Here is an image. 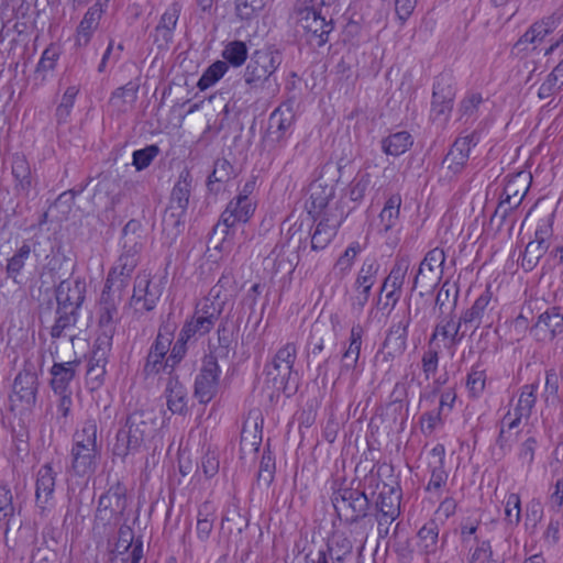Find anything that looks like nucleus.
I'll return each mask as SVG.
<instances>
[{
    "instance_id": "1",
    "label": "nucleus",
    "mask_w": 563,
    "mask_h": 563,
    "mask_svg": "<svg viewBox=\"0 0 563 563\" xmlns=\"http://www.w3.org/2000/svg\"><path fill=\"white\" fill-rule=\"evenodd\" d=\"M142 223L131 219L122 229V253L114 266L108 273L106 283L113 285L117 290H125L130 277L140 261L143 249Z\"/></svg>"
},
{
    "instance_id": "2",
    "label": "nucleus",
    "mask_w": 563,
    "mask_h": 563,
    "mask_svg": "<svg viewBox=\"0 0 563 563\" xmlns=\"http://www.w3.org/2000/svg\"><path fill=\"white\" fill-rule=\"evenodd\" d=\"M297 33L313 47H322L329 42L333 31V20L323 12L317 0H297L294 8Z\"/></svg>"
},
{
    "instance_id": "3",
    "label": "nucleus",
    "mask_w": 563,
    "mask_h": 563,
    "mask_svg": "<svg viewBox=\"0 0 563 563\" xmlns=\"http://www.w3.org/2000/svg\"><path fill=\"white\" fill-rule=\"evenodd\" d=\"M280 64L282 54L278 51H255L244 70L243 79L245 85L255 92L271 88L273 81L276 85L274 74Z\"/></svg>"
},
{
    "instance_id": "4",
    "label": "nucleus",
    "mask_w": 563,
    "mask_h": 563,
    "mask_svg": "<svg viewBox=\"0 0 563 563\" xmlns=\"http://www.w3.org/2000/svg\"><path fill=\"white\" fill-rule=\"evenodd\" d=\"M191 189V175L188 170H183L173 187L168 207L163 216V228L165 231H173L177 234L179 228L184 227Z\"/></svg>"
},
{
    "instance_id": "5",
    "label": "nucleus",
    "mask_w": 563,
    "mask_h": 563,
    "mask_svg": "<svg viewBox=\"0 0 563 563\" xmlns=\"http://www.w3.org/2000/svg\"><path fill=\"white\" fill-rule=\"evenodd\" d=\"M296 358L297 346L295 343L289 342L282 346L276 352L272 362L265 366V374L273 382L277 390H288L291 382L294 383V390L297 389L298 373L294 371Z\"/></svg>"
},
{
    "instance_id": "6",
    "label": "nucleus",
    "mask_w": 563,
    "mask_h": 563,
    "mask_svg": "<svg viewBox=\"0 0 563 563\" xmlns=\"http://www.w3.org/2000/svg\"><path fill=\"white\" fill-rule=\"evenodd\" d=\"M331 501L339 518L347 525L357 523L368 514L369 499L356 488L340 487L333 492Z\"/></svg>"
},
{
    "instance_id": "7",
    "label": "nucleus",
    "mask_w": 563,
    "mask_h": 563,
    "mask_svg": "<svg viewBox=\"0 0 563 563\" xmlns=\"http://www.w3.org/2000/svg\"><path fill=\"white\" fill-rule=\"evenodd\" d=\"M126 487L121 482L111 485L109 489L99 497L96 510V521L103 526H117L122 520L128 507L129 498Z\"/></svg>"
},
{
    "instance_id": "8",
    "label": "nucleus",
    "mask_w": 563,
    "mask_h": 563,
    "mask_svg": "<svg viewBox=\"0 0 563 563\" xmlns=\"http://www.w3.org/2000/svg\"><path fill=\"white\" fill-rule=\"evenodd\" d=\"M38 377L32 365H25L13 382L10 402L12 409L30 410L36 404Z\"/></svg>"
},
{
    "instance_id": "9",
    "label": "nucleus",
    "mask_w": 563,
    "mask_h": 563,
    "mask_svg": "<svg viewBox=\"0 0 563 563\" xmlns=\"http://www.w3.org/2000/svg\"><path fill=\"white\" fill-rule=\"evenodd\" d=\"M455 88L453 76L441 73L435 77L431 101V117L433 120L446 122L453 109Z\"/></svg>"
},
{
    "instance_id": "10",
    "label": "nucleus",
    "mask_w": 563,
    "mask_h": 563,
    "mask_svg": "<svg viewBox=\"0 0 563 563\" xmlns=\"http://www.w3.org/2000/svg\"><path fill=\"white\" fill-rule=\"evenodd\" d=\"M220 374L217 356L206 355L194 385V396L200 404H208L214 398L218 393Z\"/></svg>"
},
{
    "instance_id": "11",
    "label": "nucleus",
    "mask_w": 563,
    "mask_h": 563,
    "mask_svg": "<svg viewBox=\"0 0 563 563\" xmlns=\"http://www.w3.org/2000/svg\"><path fill=\"white\" fill-rule=\"evenodd\" d=\"M530 333L540 343H551L563 338V307L547 308L530 327Z\"/></svg>"
},
{
    "instance_id": "12",
    "label": "nucleus",
    "mask_w": 563,
    "mask_h": 563,
    "mask_svg": "<svg viewBox=\"0 0 563 563\" xmlns=\"http://www.w3.org/2000/svg\"><path fill=\"white\" fill-rule=\"evenodd\" d=\"M57 472L49 463L42 465L35 478V506L42 517H46L55 508V485Z\"/></svg>"
},
{
    "instance_id": "13",
    "label": "nucleus",
    "mask_w": 563,
    "mask_h": 563,
    "mask_svg": "<svg viewBox=\"0 0 563 563\" xmlns=\"http://www.w3.org/2000/svg\"><path fill=\"white\" fill-rule=\"evenodd\" d=\"M492 298L493 292L489 288H486V290L474 301L472 307L461 314L454 332L451 335V343L453 345L459 344L464 335L463 333L460 334V330L463 324L477 329L485 319H489L490 312L494 309L492 306Z\"/></svg>"
},
{
    "instance_id": "14",
    "label": "nucleus",
    "mask_w": 563,
    "mask_h": 563,
    "mask_svg": "<svg viewBox=\"0 0 563 563\" xmlns=\"http://www.w3.org/2000/svg\"><path fill=\"white\" fill-rule=\"evenodd\" d=\"M161 296L159 287L152 285L150 275L141 273L135 277L133 295L130 298L129 306L133 308L135 314L143 316L156 307Z\"/></svg>"
},
{
    "instance_id": "15",
    "label": "nucleus",
    "mask_w": 563,
    "mask_h": 563,
    "mask_svg": "<svg viewBox=\"0 0 563 563\" xmlns=\"http://www.w3.org/2000/svg\"><path fill=\"white\" fill-rule=\"evenodd\" d=\"M410 323L411 311L408 309L398 322L390 325L383 342V349L379 351L383 362L389 363L405 353Z\"/></svg>"
},
{
    "instance_id": "16",
    "label": "nucleus",
    "mask_w": 563,
    "mask_h": 563,
    "mask_svg": "<svg viewBox=\"0 0 563 563\" xmlns=\"http://www.w3.org/2000/svg\"><path fill=\"white\" fill-rule=\"evenodd\" d=\"M444 263L445 253L443 250L435 247L429 251L413 277L411 290H415L419 284L424 288L435 286L442 279Z\"/></svg>"
},
{
    "instance_id": "17",
    "label": "nucleus",
    "mask_w": 563,
    "mask_h": 563,
    "mask_svg": "<svg viewBox=\"0 0 563 563\" xmlns=\"http://www.w3.org/2000/svg\"><path fill=\"white\" fill-rule=\"evenodd\" d=\"M256 202L254 198H246L245 196L235 197L227 205L214 228H223V233L228 234L229 229L238 223H246L254 214Z\"/></svg>"
},
{
    "instance_id": "18",
    "label": "nucleus",
    "mask_w": 563,
    "mask_h": 563,
    "mask_svg": "<svg viewBox=\"0 0 563 563\" xmlns=\"http://www.w3.org/2000/svg\"><path fill=\"white\" fill-rule=\"evenodd\" d=\"M124 290H117L113 285L104 284L99 301L98 323L102 332L112 330L114 332V323L118 320V306L122 300Z\"/></svg>"
},
{
    "instance_id": "19",
    "label": "nucleus",
    "mask_w": 563,
    "mask_h": 563,
    "mask_svg": "<svg viewBox=\"0 0 563 563\" xmlns=\"http://www.w3.org/2000/svg\"><path fill=\"white\" fill-rule=\"evenodd\" d=\"M86 283L84 279H64L55 288L57 307L79 312L85 301Z\"/></svg>"
},
{
    "instance_id": "20",
    "label": "nucleus",
    "mask_w": 563,
    "mask_h": 563,
    "mask_svg": "<svg viewBox=\"0 0 563 563\" xmlns=\"http://www.w3.org/2000/svg\"><path fill=\"white\" fill-rule=\"evenodd\" d=\"M183 5L178 1H174L161 15L158 24L151 34L153 43L158 49H167L174 38V31L177 26Z\"/></svg>"
},
{
    "instance_id": "21",
    "label": "nucleus",
    "mask_w": 563,
    "mask_h": 563,
    "mask_svg": "<svg viewBox=\"0 0 563 563\" xmlns=\"http://www.w3.org/2000/svg\"><path fill=\"white\" fill-rule=\"evenodd\" d=\"M479 142V134L472 132L471 134L455 140L450 151L442 161V164L452 174H460L467 164L470 152L473 146Z\"/></svg>"
},
{
    "instance_id": "22",
    "label": "nucleus",
    "mask_w": 563,
    "mask_h": 563,
    "mask_svg": "<svg viewBox=\"0 0 563 563\" xmlns=\"http://www.w3.org/2000/svg\"><path fill=\"white\" fill-rule=\"evenodd\" d=\"M110 0H97L85 13L82 20L77 26L76 45L86 46L95 31L98 29L102 14L108 9Z\"/></svg>"
},
{
    "instance_id": "23",
    "label": "nucleus",
    "mask_w": 563,
    "mask_h": 563,
    "mask_svg": "<svg viewBox=\"0 0 563 563\" xmlns=\"http://www.w3.org/2000/svg\"><path fill=\"white\" fill-rule=\"evenodd\" d=\"M164 397L172 413L185 416L188 412V391L177 374L168 375Z\"/></svg>"
},
{
    "instance_id": "24",
    "label": "nucleus",
    "mask_w": 563,
    "mask_h": 563,
    "mask_svg": "<svg viewBox=\"0 0 563 563\" xmlns=\"http://www.w3.org/2000/svg\"><path fill=\"white\" fill-rule=\"evenodd\" d=\"M100 446H71V470L77 476H87L97 470Z\"/></svg>"
},
{
    "instance_id": "25",
    "label": "nucleus",
    "mask_w": 563,
    "mask_h": 563,
    "mask_svg": "<svg viewBox=\"0 0 563 563\" xmlns=\"http://www.w3.org/2000/svg\"><path fill=\"white\" fill-rule=\"evenodd\" d=\"M295 115L289 107L276 108L268 118L267 140L280 144L289 133Z\"/></svg>"
},
{
    "instance_id": "26",
    "label": "nucleus",
    "mask_w": 563,
    "mask_h": 563,
    "mask_svg": "<svg viewBox=\"0 0 563 563\" xmlns=\"http://www.w3.org/2000/svg\"><path fill=\"white\" fill-rule=\"evenodd\" d=\"M79 360L70 362H55L49 369L52 376L49 386L54 394L73 393L70 383L77 375Z\"/></svg>"
},
{
    "instance_id": "27",
    "label": "nucleus",
    "mask_w": 563,
    "mask_h": 563,
    "mask_svg": "<svg viewBox=\"0 0 563 563\" xmlns=\"http://www.w3.org/2000/svg\"><path fill=\"white\" fill-rule=\"evenodd\" d=\"M538 384H526L520 388L519 398L514 409V418L507 423L508 430L517 428L522 419H528L537 404Z\"/></svg>"
},
{
    "instance_id": "28",
    "label": "nucleus",
    "mask_w": 563,
    "mask_h": 563,
    "mask_svg": "<svg viewBox=\"0 0 563 563\" xmlns=\"http://www.w3.org/2000/svg\"><path fill=\"white\" fill-rule=\"evenodd\" d=\"M155 416L152 411L147 410H135L131 412L123 424L142 445L145 441L152 438L155 431Z\"/></svg>"
},
{
    "instance_id": "29",
    "label": "nucleus",
    "mask_w": 563,
    "mask_h": 563,
    "mask_svg": "<svg viewBox=\"0 0 563 563\" xmlns=\"http://www.w3.org/2000/svg\"><path fill=\"white\" fill-rule=\"evenodd\" d=\"M363 335V327L360 323L353 324L350 331L349 345L342 354L341 374L357 367Z\"/></svg>"
},
{
    "instance_id": "30",
    "label": "nucleus",
    "mask_w": 563,
    "mask_h": 563,
    "mask_svg": "<svg viewBox=\"0 0 563 563\" xmlns=\"http://www.w3.org/2000/svg\"><path fill=\"white\" fill-rule=\"evenodd\" d=\"M519 176L520 175H518L515 179L509 180L505 186L500 202L495 210L493 219L499 217L500 221L503 222L509 212L521 203L528 188H523L522 192L520 194V190L517 188V180Z\"/></svg>"
},
{
    "instance_id": "31",
    "label": "nucleus",
    "mask_w": 563,
    "mask_h": 563,
    "mask_svg": "<svg viewBox=\"0 0 563 563\" xmlns=\"http://www.w3.org/2000/svg\"><path fill=\"white\" fill-rule=\"evenodd\" d=\"M341 222V219H330L329 217L322 218L311 233V250H324L336 235Z\"/></svg>"
},
{
    "instance_id": "32",
    "label": "nucleus",
    "mask_w": 563,
    "mask_h": 563,
    "mask_svg": "<svg viewBox=\"0 0 563 563\" xmlns=\"http://www.w3.org/2000/svg\"><path fill=\"white\" fill-rule=\"evenodd\" d=\"M236 176L233 165L227 158H218L213 170L207 179V188L211 194L218 195L224 185Z\"/></svg>"
},
{
    "instance_id": "33",
    "label": "nucleus",
    "mask_w": 563,
    "mask_h": 563,
    "mask_svg": "<svg viewBox=\"0 0 563 563\" xmlns=\"http://www.w3.org/2000/svg\"><path fill=\"white\" fill-rule=\"evenodd\" d=\"M400 493L395 487L384 484L376 500L377 514L397 519L400 516Z\"/></svg>"
},
{
    "instance_id": "34",
    "label": "nucleus",
    "mask_w": 563,
    "mask_h": 563,
    "mask_svg": "<svg viewBox=\"0 0 563 563\" xmlns=\"http://www.w3.org/2000/svg\"><path fill=\"white\" fill-rule=\"evenodd\" d=\"M561 15L553 13L541 21L533 23L526 33L519 38L517 45L526 43H536L542 41L548 34L553 32L560 24Z\"/></svg>"
},
{
    "instance_id": "35",
    "label": "nucleus",
    "mask_w": 563,
    "mask_h": 563,
    "mask_svg": "<svg viewBox=\"0 0 563 563\" xmlns=\"http://www.w3.org/2000/svg\"><path fill=\"white\" fill-rule=\"evenodd\" d=\"M439 526L435 520H429L418 531V550L424 555L435 554L441 548L439 538Z\"/></svg>"
},
{
    "instance_id": "36",
    "label": "nucleus",
    "mask_w": 563,
    "mask_h": 563,
    "mask_svg": "<svg viewBox=\"0 0 563 563\" xmlns=\"http://www.w3.org/2000/svg\"><path fill=\"white\" fill-rule=\"evenodd\" d=\"M142 444L124 426H122L115 435V442L112 448V454L115 457L124 460L129 455H134L142 449Z\"/></svg>"
},
{
    "instance_id": "37",
    "label": "nucleus",
    "mask_w": 563,
    "mask_h": 563,
    "mask_svg": "<svg viewBox=\"0 0 563 563\" xmlns=\"http://www.w3.org/2000/svg\"><path fill=\"white\" fill-rule=\"evenodd\" d=\"M12 175L15 180L14 189L19 195L27 197L32 188L31 168L24 156H14L12 162Z\"/></svg>"
},
{
    "instance_id": "38",
    "label": "nucleus",
    "mask_w": 563,
    "mask_h": 563,
    "mask_svg": "<svg viewBox=\"0 0 563 563\" xmlns=\"http://www.w3.org/2000/svg\"><path fill=\"white\" fill-rule=\"evenodd\" d=\"M401 206V197L400 195H391L387 201L383 210L378 216V228L379 232L387 233L389 230L395 228L398 223L399 213Z\"/></svg>"
},
{
    "instance_id": "39",
    "label": "nucleus",
    "mask_w": 563,
    "mask_h": 563,
    "mask_svg": "<svg viewBox=\"0 0 563 563\" xmlns=\"http://www.w3.org/2000/svg\"><path fill=\"white\" fill-rule=\"evenodd\" d=\"M214 290L216 288H212L209 296L197 302L195 311L216 325L223 312L224 301L219 300V292L213 294Z\"/></svg>"
},
{
    "instance_id": "40",
    "label": "nucleus",
    "mask_w": 563,
    "mask_h": 563,
    "mask_svg": "<svg viewBox=\"0 0 563 563\" xmlns=\"http://www.w3.org/2000/svg\"><path fill=\"white\" fill-rule=\"evenodd\" d=\"M139 86L132 81L126 85L117 88L111 97L110 104L117 108L119 111L125 112L132 108L137 99Z\"/></svg>"
},
{
    "instance_id": "41",
    "label": "nucleus",
    "mask_w": 563,
    "mask_h": 563,
    "mask_svg": "<svg viewBox=\"0 0 563 563\" xmlns=\"http://www.w3.org/2000/svg\"><path fill=\"white\" fill-rule=\"evenodd\" d=\"M413 144L412 136L407 131H400L382 141V148L387 155L399 156L407 152Z\"/></svg>"
},
{
    "instance_id": "42",
    "label": "nucleus",
    "mask_w": 563,
    "mask_h": 563,
    "mask_svg": "<svg viewBox=\"0 0 563 563\" xmlns=\"http://www.w3.org/2000/svg\"><path fill=\"white\" fill-rule=\"evenodd\" d=\"M112 344V330H107L102 332L96 339L93 343L92 354L89 360L88 366L93 367H106L108 362V354L111 350Z\"/></svg>"
},
{
    "instance_id": "43",
    "label": "nucleus",
    "mask_w": 563,
    "mask_h": 563,
    "mask_svg": "<svg viewBox=\"0 0 563 563\" xmlns=\"http://www.w3.org/2000/svg\"><path fill=\"white\" fill-rule=\"evenodd\" d=\"M216 511L210 503H203L198 508L197 514V537L200 541H207L213 530Z\"/></svg>"
},
{
    "instance_id": "44",
    "label": "nucleus",
    "mask_w": 563,
    "mask_h": 563,
    "mask_svg": "<svg viewBox=\"0 0 563 563\" xmlns=\"http://www.w3.org/2000/svg\"><path fill=\"white\" fill-rule=\"evenodd\" d=\"M218 346L209 354L218 357H228L229 353L235 349L234 331L229 328L228 320H222L217 329Z\"/></svg>"
},
{
    "instance_id": "45",
    "label": "nucleus",
    "mask_w": 563,
    "mask_h": 563,
    "mask_svg": "<svg viewBox=\"0 0 563 563\" xmlns=\"http://www.w3.org/2000/svg\"><path fill=\"white\" fill-rule=\"evenodd\" d=\"M409 267L410 260L408 256L397 257L389 275L383 283L380 291L388 288L401 289Z\"/></svg>"
},
{
    "instance_id": "46",
    "label": "nucleus",
    "mask_w": 563,
    "mask_h": 563,
    "mask_svg": "<svg viewBox=\"0 0 563 563\" xmlns=\"http://www.w3.org/2000/svg\"><path fill=\"white\" fill-rule=\"evenodd\" d=\"M549 247V245L539 241H530L526 245L525 250L520 253L521 267L526 272H531L539 264L540 260L548 252Z\"/></svg>"
},
{
    "instance_id": "47",
    "label": "nucleus",
    "mask_w": 563,
    "mask_h": 563,
    "mask_svg": "<svg viewBox=\"0 0 563 563\" xmlns=\"http://www.w3.org/2000/svg\"><path fill=\"white\" fill-rule=\"evenodd\" d=\"M98 426L93 418L86 419L73 434V446H100L97 441Z\"/></svg>"
},
{
    "instance_id": "48",
    "label": "nucleus",
    "mask_w": 563,
    "mask_h": 563,
    "mask_svg": "<svg viewBox=\"0 0 563 563\" xmlns=\"http://www.w3.org/2000/svg\"><path fill=\"white\" fill-rule=\"evenodd\" d=\"M175 330L176 325L174 323H163L159 327L158 333L154 342L151 344L148 352L153 354L167 356V353L169 352L170 345L173 343Z\"/></svg>"
},
{
    "instance_id": "49",
    "label": "nucleus",
    "mask_w": 563,
    "mask_h": 563,
    "mask_svg": "<svg viewBox=\"0 0 563 563\" xmlns=\"http://www.w3.org/2000/svg\"><path fill=\"white\" fill-rule=\"evenodd\" d=\"M334 197L333 186L322 185L321 183H313L310 186V201L311 208L309 212L320 213Z\"/></svg>"
},
{
    "instance_id": "50",
    "label": "nucleus",
    "mask_w": 563,
    "mask_h": 563,
    "mask_svg": "<svg viewBox=\"0 0 563 563\" xmlns=\"http://www.w3.org/2000/svg\"><path fill=\"white\" fill-rule=\"evenodd\" d=\"M78 317L79 312L56 307V319L53 327L51 328V336L53 339L62 338L66 330L76 325Z\"/></svg>"
},
{
    "instance_id": "51",
    "label": "nucleus",
    "mask_w": 563,
    "mask_h": 563,
    "mask_svg": "<svg viewBox=\"0 0 563 563\" xmlns=\"http://www.w3.org/2000/svg\"><path fill=\"white\" fill-rule=\"evenodd\" d=\"M31 252V245L27 241H24L15 253L8 260L5 273L9 278L16 280V277L21 274L26 261L30 258Z\"/></svg>"
},
{
    "instance_id": "52",
    "label": "nucleus",
    "mask_w": 563,
    "mask_h": 563,
    "mask_svg": "<svg viewBox=\"0 0 563 563\" xmlns=\"http://www.w3.org/2000/svg\"><path fill=\"white\" fill-rule=\"evenodd\" d=\"M214 324L210 322V320H207L205 317H201L196 311L186 319L181 332L186 334V338H194L196 335L203 336L208 334L212 329Z\"/></svg>"
},
{
    "instance_id": "53",
    "label": "nucleus",
    "mask_w": 563,
    "mask_h": 563,
    "mask_svg": "<svg viewBox=\"0 0 563 563\" xmlns=\"http://www.w3.org/2000/svg\"><path fill=\"white\" fill-rule=\"evenodd\" d=\"M276 473L275 459L269 450H264L260 461L258 471L256 474V483L258 486L269 487L274 482Z\"/></svg>"
},
{
    "instance_id": "54",
    "label": "nucleus",
    "mask_w": 563,
    "mask_h": 563,
    "mask_svg": "<svg viewBox=\"0 0 563 563\" xmlns=\"http://www.w3.org/2000/svg\"><path fill=\"white\" fill-rule=\"evenodd\" d=\"M190 338H186V334L179 331L178 338L174 345L169 349V354L165 361V365L168 367V375L175 374L176 367L184 360L188 351V342Z\"/></svg>"
},
{
    "instance_id": "55",
    "label": "nucleus",
    "mask_w": 563,
    "mask_h": 563,
    "mask_svg": "<svg viewBox=\"0 0 563 563\" xmlns=\"http://www.w3.org/2000/svg\"><path fill=\"white\" fill-rule=\"evenodd\" d=\"M486 372L481 368L479 364L472 366L466 377V388L470 397L477 399L483 395L486 387Z\"/></svg>"
},
{
    "instance_id": "56",
    "label": "nucleus",
    "mask_w": 563,
    "mask_h": 563,
    "mask_svg": "<svg viewBox=\"0 0 563 563\" xmlns=\"http://www.w3.org/2000/svg\"><path fill=\"white\" fill-rule=\"evenodd\" d=\"M222 57L227 64L240 67L247 58V47L242 41H232L224 46Z\"/></svg>"
},
{
    "instance_id": "57",
    "label": "nucleus",
    "mask_w": 563,
    "mask_h": 563,
    "mask_svg": "<svg viewBox=\"0 0 563 563\" xmlns=\"http://www.w3.org/2000/svg\"><path fill=\"white\" fill-rule=\"evenodd\" d=\"M229 66L227 62L217 60L211 64L199 78L197 87L200 90H206L214 85L228 71Z\"/></svg>"
},
{
    "instance_id": "58",
    "label": "nucleus",
    "mask_w": 563,
    "mask_h": 563,
    "mask_svg": "<svg viewBox=\"0 0 563 563\" xmlns=\"http://www.w3.org/2000/svg\"><path fill=\"white\" fill-rule=\"evenodd\" d=\"M371 175L368 173L357 174L350 183L346 195L354 203H360L371 186Z\"/></svg>"
},
{
    "instance_id": "59",
    "label": "nucleus",
    "mask_w": 563,
    "mask_h": 563,
    "mask_svg": "<svg viewBox=\"0 0 563 563\" xmlns=\"http://www.w3.org/2000/svg\"><path fill=\"white\" fill-rule=\"evenodd\" d=\"M555 212L548 211L544 212L542 217L539 218L538 224L534 231V240L541 243H544L550 246V240L553 236V222H554Z\"/></svg>"
},
{
    "instance_id": "60",
    "label": "nucleus",
    "mask_w": 563,
    "mask_h": 563,
    "mask_svg": "<svg viewBox=\"0 0 563 563\" xmlns=\"http://www.w3.org/2000/svg\"><path fill=\"white\" fill-rule=\"evenodd\" d=\"M15 506L13 504V494L7 484L0 485V521L8 527L10 519L14 516Z\"/></svg>"
},
{
    "instance_id": "61",
    "label": "nucleus",
    "mask_w": 563,
    "mask_h": 563,
    "mask_svg": "<svg viewBox=\"0 0 563 563\" xmlns=\"http://www.w3.org/2000/svg\"><path fill=\"white\" fill-rule=\"evenodd\" d=\"M430 467V479L427 485L428 492H438L445 486L449 474L444 468V464L441 461H435Z\"/></svg>"
},
{
    "instance_id": "62",
    "label": "nucleus",
    "mask_w": 563,
    "mask_h": 563,
    "mask_svg": "<svg viewBox=\"0 0 563 563\" xmlns=\"http://www.w3.org/2000/svg\"><path fill=\"white\" fill-rule=\"evenodd\" d=\"M361 252V245L358 242H353L344 251L335 263L334 268L339 271L341 277L347 275L354 264L356 255Z\"/></svg>"
},
{
    "instance_id": "63",
    "label": "nucleus",
    "mask_w": 563,
    "mask_h": 563,
    "mask_svg": "<svg viewBox=\"0 0 563 563\" xmlns=\"http://www.w3.org/2000/svg\"><path fill=\"white\" fill-rule=\"evenodd\" d=\"M166 358L167 356L147 352L142 369L143 376L145 378L155 377L162 371L168 369L167 365H165Z\"/></svg>"
},
{
    "instance_id": "64",
    "label": "nucleus",
    "mask_w": 563,
    "mask_h": 563,
    "mask_svg": "<svg viewBox=\"0 0 563 563\" xmlns=\"http://www.w3.org/2000/svg\"><path fill=\"white\" fill-rule=\"evenodd\" d=\"M159 147L155 144L133 152V165L137 170L145 169L151 165L153 159L158 155Z\"/></svg>"
}]
</instances>
